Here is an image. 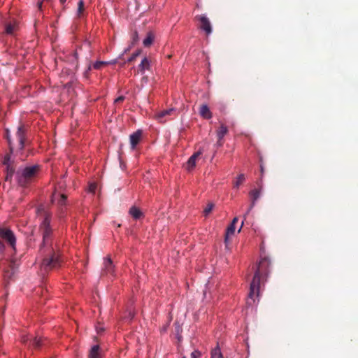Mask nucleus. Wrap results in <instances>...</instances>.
Masks as SVG:
<instances>
[{
    "instance_id": "24",
    "label": "nucleus",
    "mask_w": 358,
    "mask_h": 358,
    "mask_svg": "<svg viewBox=\"0 0 358 358\" xmlns=\"http://www.w3.org/2000/svg\"><path fill=\"white\" fill-rule=\"evenodd\" d=\"M245 180V176L244 174L241 173L240 174L237 178L236 182H234V187L238 188L239 185H241Z\"/></svg>"
},
{
    "instance_id": "32",
    "label": "nucleus",
    "mask_w": 358,
    "mask_h": 358,
    "mask_svg": "<svg viewBox=\"0 0 358 358\" xmlns=\"http://www.w3.org/2000/svg\"><path fill=\"white\" fill-rule=\"evenodd\" d=\"M201 356V353L198 350H194L191 354V358H199Z\"/></svg>"
},
{
    "instance_id": "6",
    "label": "nucleus",
    "mask_w": 358,
    "mask_h": 358,
    "mask_svg": "<svg viewBox=\"0 0 358 358\" xmlns=\"http://www.w3.org/2000/svg\"><path fill=\"white\" fill-rule=\"evenodd\" d=\"M195 19L199 22V27L204 31L206 35H209L212 32V27L209 19L204 15H196Z\"/></svg>"
},
{
    "instance_id": "31",
    "label": "nucleus",
    "mask_w": 358,
    "mask_h": 358,
    "mask_svg": "<svg viewBox=\"0 0 358 358\" xmlns=\"http://www.w3.org/2000/svg\"><path fill=\"white\" fill-rule=\"evenodd\" d=\"M31 338H29V336H27V335H24V336H23L22 337V342L23 343H24V344H27V343H28L29 341L30 342V341H31ZM29 347H30V343H29Z\"/></svg>"
},
{
    "instance_id": "25",
    "label": "nucleus",
    "mask_w": 358,
    "mask_h": 358,
    "mask_svg": "<svg viewBox=\"0 0 358 358\" xmlns=\"http://www.w3.org/2000/svg\"><path fill=\"white\" fill-rule=\"evenodd\" d=\"M110 64V62H102V61H97L93 64V68L94 69H101L103 66L107 65Z\"/></svg>"
},
{
    "instance_id": "20",
    "label": "nucleus",
    "mask_w": 358,
    "mask_h": 358,
    "mask_svg": "<svg viewBox=\"0 0 358 358\" xmlns=\"http://www.w3.org/2000/svg\"><path fill=\"white\" fill-rule=\"evenodd\" d=\"M235 232V225L231 224L227 229L226 234H225V243L227 245L229 238L231 236H233Z\"/></svg>"
},
{
    "instance_id": "18",
    "label": "nucleus",
    "mask_w": 358,
    "mask_h": 358,
    "mask_svg": "<svg viewBox=\"0 0 358 358\" xmlns=\"http://www.w3.org/2000/svg\"><path fill=\"white\" fill-rule=\"evenodd\" d=\"M201 154V151H199L194 155H192L187 161V169L189 170L193 169L195 166L196 164V158Z\"/></svg>"
},
{
    "instance_id": "2",
    "label": "nucleus",
    "mask_w": 358,
    "mask_h": 358,
    "mask_svg": "<svg viewBox=\"0 0 358 358\" xmlns=\"http://www.w3.org/2000/svg\"><path fill=\"white\" fill-rule=\"evenodd\" d=\"M270 264V259L267 257L262 258L259 261L253 279L250 283V292L248 294L249 299L247 302L248 304L252 305V303L255 302V297H258L261 278L264 275H267Z\"/></svg>"
},
{
    "instance_id": "12",
    "label": "nucleus",
    "mask_w": 358,
    "mask_h": 358,
    "mask_svg": "<svg viewBox=\"0 0 358 358\" xmlns=\"http://www.w3.org/2000/svg\"><path fill=\"white\" fill-rule=\"evenodd\" d=\"M5 31L7 34H13L17 29V24L16 21H7L4 24Z\"/></svg>"
},
{
    "instance_id": "33",
    "label": "nucleus",
    "mask_w": 358,
    "mask_h": 358,
    "mask_svg": "<svg viewBox=\"0 0 358 358\" xmlns=\"http://www.w3.org/2000/svg\"><path fill=\"white\" fill-rule=\"evenodd\" d=\"M124 99H125V97L124 96H120L115 100V103H122Z\"/></svg>"
},
{
    "instance_id": "36",
    "label": "nucleus",
    "mask_w": 358,
    "mask_h": 358,
    "mask_svg": "<svg viewBox=\"0 0 358 358\" xmlns=\"http://www.w3.org/2000/svg\"><path fill=\"white\" fill-rule=\"evenodd\" d=\"M96 331L98 333H101L104 331V329L103 327H96Z\"/></svg>"
},
{
    "instance_id": "41",
    "label": "nucleus",
    "mask_w": 358,
    "mask_h": 358,
    "mask_svg": "<svg viewBox=\"0 0 358 358\" xmlns=\"http://www.w3.org/2000/svg\"><path fill=\"white\" fill-rule=\"evenodd\" d=\"M66 0H59L60 3L62 4H64L66 2Z\"/></svg>"
},
{
    "instance_id": "42",
    "label": "nucleus",
    "mask_w": 358,
    "mask_h": 358,
    "mask_svg": "<svg viewBox=\"0 0 358 358\" xmlns=\"http://www.w3.org/2000/svg\"><path fill=\"white\" fill-rule=\"evenodd\" d=\"M243 224H244V220H243V222H242L241 227L243 225Z\"/></svg>"
},
{
    "instance_id": "34",
    "label": "nucleus",
    "mask_w": 358,
    "mask_h": 358,
    "mask_svg": "<svg viewBox=\"0 0 358 358\" xmlns=\"http://www.w3.org/2000/svg\"><path fill=\"white\" fill-rule=\"evenodd\" d=\"M6 132H7V139H8V145H9L10 150V152H13V145H12L11 141H10V139L9 136H8V131L7 130V131H6Z\"/></svg>"
},
{
    "instance_id": "9",
    "label": "nucleus",
    "mask_w": 358,
    "mask_h": 358,
    "mask_svg": "<svg viewBox=\"0 0 358 358\" xmlns=\"http://www.w3.org/2000/svg\"><path fill=\"white\" fill-rule=\"evenodd\" d=\"M228 133V128L223 124H221L219 129L217 130V141L216 143V146L221 147L223 145L222 139L224 136Z\"/></svg>"
},
{
    "instance_id": "43",
    "label": "nucleus",
    "mask_w": 358,
    "mask_h": 358,
    "mask_svg": "<svg viewBox=\"0 0 358 358\" xmlns=\"http://www.w3.org/2000/svg\"><path fill=\"white\" fill-rule=\"evenodd\" d=\"M183 358H185V357H183Z\"/></svg>"
},
{
    "instance_id": "22",
    "label": "nucleus",
    "mask_w": 358,
    "mask_h": 358,
    "mask_svg": "<svg viewBox=\"0 0 358 358\" xmlns=\"http://www.w3.org/2000/svg\"><path fill=\"white\" fill-rule=\"evenodd\" d=\"M85 10L84 0H79L78 3L77 15L81 17Z\"/></svg>"
},
{
    "instance_id": "40",
    "label": "nucleus",
    "mask_w": 358,
    "mask_h": 358,
    "mask_svg": "<svg viewBox=\"0 0 358 358\" xmlns=\"http://www.w3.org/2000/svg\"><path fill=\"white\" fill-rule=\"evenodd\" d=\"M260 168H261V173H262V174H263V172H264V167H263V166L261 165Z\"/></svg>"
},
{
    "instance_id": "30",
    "label": "nucleus",
    "mask_w": 358,
    "mask_h": 358,
    "mask_svg": "<svg viewBox=\"0 0 358 358\" xmlns=\"http://www.w3.org/2000/svg\"><path fill=\"white\" fill-rule=\"evenodd\" d=\"M89 192L94 194L96 189V183H90L89 185Z\"/></svg>"
},
{
    "instance_id": "21",
    "label": "nucleus",
    "mask_w": 358,
    "mask_h": 358,
    "mask_svg": "<svg viewBox=\"0 0 358 358\" xmlns=\"http://www.w3.org/2000/svg\"><path fill=\"white\" fill-rule=\"evenodd\" d=\"M153 41L154 35L152 34V33L149 32L148 33L146 38L143 40V45L145 47H149L152 43Z\"/></svg>"
},
{
    "instance_id": "7",
    "label": "nucleus",
    "mask_w": 358,
    "mask_h": 358,
    "mask_svg": "<svg viewBox=\"0 0 358 358\" xmlns=\"http://www.w3.org/2000/svg\"><path fill=\"white\" fill-rule=\"evenodd\" d=\"M176 109L173 108L164 110L158 112L155 115V118L161 123L166 122L169 118L170 116L175 115Z\"/></svg>"
},
{
    "instance_id": "39",
    "label": "nucleus",
    "mask_w": 358,
    "mask_h": 358,
    "mask_svg": "<svg viewBox=\"0 0 358 358\" xmlns=\"http://www.w3.org/2000/svg\"><path fill=\"white\" fill-rule=\"evenodd\" d=\"M143 81H145L147 82L148 81V77L147 76H144L142 79Z\"/></svg>"
},
{
    "instance_id": "1",
    "label": "nucleus",
    "mask_w": 358,
    "mask_h": 358,
    "mask_svg": "<svg viewBox=\"0 0 358 358\" xmlns=\"http://www.w3.org/2000/svg\"><path fill=\"white\" fill-rule=\"evenodd\" d=\"M37 215L42 218L39 227L43 236V241L40 245V251L43 255L41 268L45 272L59 269L62 267L63 262L59 252L55 250L52 246L51 215L44 209L43 206H39L37 208Z\"/></svg>"
},
{
    "instance_id": "4",
    "label": "nucleus",
    "mask_w": 358,
    "mask_h": 358,
    "mask_svg": "<svg viewBox=\"0 0 358 358\" xmlns=\"http://www.w3.org/2000/svg\"><path fill=\"white\" fill-rule=\"evenodd\" d=\"M3 242L15 250L16 238L14 233L8 228L0 227V252L4 250Z\"/></svg>"
},
{
    "instance_id": "28",
    "label": "nucleus",
    "mask_w": 358,
    "mask_h": 358,
    "mask_svg": "<svg viewBox=\"0 0 358 358\" xmlns=\"http://www.w3.org/2000/svg\"><path fill=\"white\" fill-rule=\"evenodd\" d=\"M141 53V50H137L136 52H135L134 53L132 54V55L128 59L127 62H132L140 55Z\"/></svg>"
},
{
    "instance_id": "3",
    "label": "nucleus",
    "mask_w": 358,
    "mask_h": 358,
    "mask_svg": "<svg viewBox=\"0 0 358 358\" xmlns=\"http://www.w3.org/2000/svg\"><path fill=\"white\" fill-rule=\"evenodd\" d=\"M40 171V166L33 165L20 169L16 172L17 183L21 187H27L32 182Z\"/></svg>"
},
{
    "instance_id": "29",
    "label": "nucleus",
    "mask_w": 358,
    "mask_h": 358,
    "mask_svg": "<svg viewBox=\"0 0 358 358\" xmlns=\"http://www.w3.org/2000/svg\"><path fill=\"white\" fill-rule=\"evenodd\" d=\"M213 206V203H208L207 205L206 208L203 210L205 215H208L212 211Z\"/></svg>"
},
{
    "instance_id": "14",
    "label": "nucleus",
    "mask_w": 358,
    "mask_h": 358,
    "mask_svg": "<svg viewBox=\"0 0 358 358\" xmlns=\"http://www.w3.org/2000/svg\"><path fill=\"white\" fill-rule=\"evenodd\" d=\"M199 113L201 117L205 119H210L212 117V113L210 112L208 106L206 104L201 105L199 109Z\"/></svg>"
},
{
    "instance_id": "16",
    "label": "nucleus",
    "mask_w": 358,
    "mask_h": 358,
    "mask_svg": "<svg viewBox=\"0 0 358 358\" xmlns=\"http://www.w3.org/2000/svg\"><path fill=\"white\" fill-rule=\"evenodd\" d=\"M103 270L107 273H111L113 272V262L111 259L108 257L104 259Z\"/></svg>"
},
{
    "instance_id": "13",
    "label": "nucleus",
    "mask_w": 358,
    "mask_h": 358,
    "mask_svg": "<svg viewBox=\"0 0 358 358\" xmlns=\"http://www.w3.org/2000/svg\"><path fill=\"white\" fill-rule=\"evenodd\" d=\"M129 214L134 219V220H140L143 217V213L142 211L137 208L136 206H131L129 208Z\"/></svg>"
},
{
    "instance_id": "17",
    "label": "nucleus",
    "mask_w": 358,
    "mask_h": 358,
    "mask_svg": "<svg viewBox=\"0 0 358 358\" xmlns=\"http://www.w3.org/2000/svg\"><path fill=\"white\" fill-rule=\"evenodd\" d=\"M89 358H101L100 347L99 345L92 347L89 353Z\"/></svg>"
},
{
    "instance_id": "26",
    "label": "nucleus",
    "mask_w": 358,
    "mask_h": 358,
    "mask_svg": "<svg viewBox=\"0 0 358 358\" xmlns=\"http://www.w3.org/2000/svg\"><path fill=\"white\" fill-rule=\"evenodd\" d=\"M211 358H222V353L219 348H215L212 350Z\"/></svg>"
},
{
    "instance_id": "15",
    "label": "nucleus",
    "mask_w": 358,
    "mask_h": 358,
    "mask_svg": "<svg viewBox=\"0 0 358 358\" xmlns=\"http://www.w3.org/2000/svg\"><path fill=\"white\" fill-rule=\"evenodd\" d=\"M45 345V339L41 337H34L30 341V345H32L34 349H39L42 345Z\"/></svg>"
},
{
    "instance_id": "10",
    "label": "nucleus",
    "mask_w": 358,
    "mask_h": 358,
    "mask_svg": "<svg viewBox=\"0 0 358 358\" xmlns=\"http://www.w3.org/2000/svg\"><path fill=\"white\" fill-rule=\"evenodd\" d=\"M142 138V131L137 130L129 136L130 143L132 149H134Z\"/></svg>"
},
{
    "instance_id": "23",
    "label": "nucleus",
    "mask_w": 358,
    "mask_h": 358,
    "mask_svg": "<svg viewBox=\"0 0 358 358\" xmlns=\"http://www.w3.org/2000/svg\"><path fill=\"white\" fill-rule=\"evenodd\" d=\"M14 173V169L9 165L6 167V176L5 178L6 181H10Z\"/></svg>"
},
{
    "instance_id": "11",
    "label": "nucleus",
    "mask_w": 358,
    "mask_h": 358,
    "mask_svg": "<svg viewBox=\"0 0 358 358\" xmlns=\"http://www.w3.org/2000/svg\"><path fill=\"white\" fill-rule=\"evenodd\" d=\"M250 196L252 199V203H251L250 208H248V211L246 212V213L244 215V220L246 218V215L250 213V211L254 207L255 201L260 196V189H252V191L250 192Z\"/></svg>"
},
{
    "instance_id": "8",
    "label": "nucleus",
    "mask_w": 358,
    "mask_h": 358,
    "mask_svg": "<svg viewBox=\"0 0 358 358\" xmlns=\"http://www.w3.org/2000/svg\"><path fill=\"white\" fill-rule=\"evenodd\" d=\"M27 127L24 124H20L16 132V136L19 141V149L22 150L25 145Z\"/></svg>"
},
{
    "instance_id": "27",
    "label": "nucleus",
    "mask_w": 358,
    "mask_h": 358,
    "mask_svg": "<svg viewBox=\"0 0 358 358\" xmlns=\"http://www.w3.org/2000/svg\"><path fill=\"white\" fill-rule=\"evenodd\" d=\"M66 199L67 196L65 194H60L59 199L57 202L58 205H59L60 206H64L66 204Z\"/></svg>"
},
{
    "instance_id": "38",
    "label": "nucleus",
    "mask_w": 358,
    "mask_h": 358,
    "mask_svg": "<svg viewBox=\"0 0 358 358\" xmlns=\"http://www.w3.org/2000/svg\"><path fill=\"white\" fill-rule=\"evenodd\" d=\"M42 4H43V1H42L38 2V7L39 9H41Z\"/></svg>"
},
{
    "instance_id": "37",
    "label": "nucleus",
    "mask_w": 358,
    "mask_h": 358,
    "mask_svg": "<svg viewBox=\"0 0 358 358\" xmlns=\"http://www.w3.org/2000/svg\"><path fill=\"white\" fill-rule=\"evenodd\" d=\"M238 222V217H234L231 222V224L235 225L236 224V222Z\"/></svg>"
},
{
    "instance_id": "19",
    "label": "nucleus",
    "mask_w": 358,
    "mask_h": 358,
    "mask_svg": "<svg viewBox=\"0 0 358 358\" xmlns=\"http://www.w3.org/2000/svg\"><path fill=\"white\" fill-rule=\"evenodd\" d=\"M150 67V61L147 57H144L138 66L139 71L142 73H144L145 70H149Z\"/></svg>"
},
{
    "instance_id": "35",
    "label": "nucleus",
    "mask_w": 358,
    "mask_h": 358,
    "mask_svg": "<svg viewBox=\"0 0 358 358\" xmlns=\"http://www.w3.org/2000/svg\"><path fill=\"white\" fill-rule=\"evenodd\" d=\"M137 39H138V34H137V32H135V33L134 34L133 41H136Z\"/></svg>"
},
{
    "instance_id": "5",
    "label": "nucleus",
    "mask_w": 358,
    "mask_h": 358,
    "mask_svg": "<svg viewBox=\"0 0 358 358\" xmlns=\"http://www.w3.org/2000/svg\"><path fill=\"white\" fill-rule=\"evenodd\" d=\"M17 267L16 262L12 260L8 263L7 267L3 268V278L6 281L8 282L14 279Z\"/></svg>"
}]
</instances>
